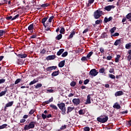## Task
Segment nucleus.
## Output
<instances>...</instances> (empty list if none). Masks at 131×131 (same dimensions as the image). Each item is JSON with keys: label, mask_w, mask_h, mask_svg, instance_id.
<instances>
[{"label": "nucleus", "mask_w": 131, "mask_h": 131, "mask_svg": "<svg viewBox=\"0 0 131 131\" xmlns=\"http://www.w3.org/2000/svg\"><path fill=\"white\" fill-rule=\"evenodd\" d=\"M35 124H36V122L32 121L29 124V125H25L24 129L25 130H28L31 128H34Z\"/></svg>", "instance_id": "obj_1"}, {"label": "nucleus", "mask_w": 131, "mask_h": 131, "mask_svg": "<svg viewBox=\"0 0 131 131\" xmlns=\"http://www.w3.org/2000/svg\"><path fill=\"white\" fill-rule=\"evenodd\" d=\"M108 116L103 115L97 118V121H99V122H101L102 123H105V122H107V121H108Z\"/></svg>", "instance_id": "obj_2"}, {"label": "nucleus", "mask_w": 131, "mask_h": 131, "mask_svg": "<svg viewBox=\"0 0 131 131\" xmlns=\"http://www.w3.org/2000/svg\"><path fill=\"white\" fill-rule=\"evenodd\" d=\"M58 107L61 110L62 114L65 115L66 114V107H65V103H61L57 104Z\"/></svg>", "instance_id": "obj_3"}, {"label": "nucleus", "mask_w": 131, "mask_h": 131, "mask_svg": "<svg viewBox=\"0 0 131 131\" xmlns=\"http://www.w3.org/2000/svg\"><path fill=\"white\" fill-rule=\"evenodd\" d=\"M102 15H103V11L100 10H97L94 12V18L95 19H99Z\"/></svg>", "instance_id": "obj_4"}, {"label": "nucleus", "mask_w": 131, "mask_h": 131, "mask_svg": "<svg viewBox=\"0 0 131 131\" xmlns=\"http://www.w3.org/2000/svg\"><path fill=\"white\" fill-rule=\"evenodd\" d=\"M98 73L99 72L97 71V70L93 69L90 71L89 74L93 77H95V76H97V75H98Z\"/></svg>", "instance_id": "obj_5"}, {"label": "nucleus", "mask_w": 131, "mask_h": 131, "mask_svg": "<svg viewBox=\"0 0 131 131\" xmlns=\"http://www.w3.org/2000/svg\"><path fill=\"white\" fill-rule=\"evenodd\" d=\"M115 8V6L113 5H108L107 6H106L104 9L105 10V11H107V12H110L112 9H114Z\"/></svg>", "instance_id": "obj_6"}, {"label": "nucleus", "mask_w": 131, "mask_h": 131, "mask_svg": "<svg viewBox=\"0 0 131 131\" xmlns=\"http://www.w3.org/2000/svg\"><path fill=\"white\" fill-rule=\"evenodd\" d=\"M72 102L74 105H79L80 104V99L79 98H74Z\"/></svg>", "instance_id": "obj_7"}, {"label": "nucleus", "mask_w": 131, "mask_h": 131, "mask_svg": "<svg viewBox=\"0 0 131 131\" xmlns=\"http://www.w3.org/2000/svg\"><path fill=\"white\" fill-rule=\"evenodd\" d=\"M92 94H89V95H88L87 96V99L86 100V101L85 102V104L86 105H87V104H91V96Z\"/></svg>", "instance_id": "obj_8"}, {"label": "nucleus", "mask_w": 131, "mask_h": 131, "mask_svg": "<svg viewBox=\"0 0 131 131\" xmlns=\"http://www.w3.org/2000/svg\"><path fill=\"white\" fill-rule=\"evenodd\" d=\"M57 69V66L49 67L46 68V71H52L53 70H56Z\"/></svg>", "instance_id": "obj_9"}, {"label": "nucleus", "mask_w": 131, "mask_h": 131, "mask_svg": "<svg viewBox=\"0 0 131 131\" xmlns=\"http://www.w3.org/2000/svg\"><path fill=\"white\" fill-rule=\"evenodd\" d=\"M122 43V40L120 39H117L115 42H114V46H119V45H121Z\"/></svg>", "instance_id": "obj_10"}, {"label": "nucleus", "mask_w": 131, "mask_h": 131, "mask_svg": "<svg viewBox=\"0 0 131 131\" xmlns=\"http://www.w3.org/2000/svg\"><path fill=\"white\" fill-rule=\"evenodd\" d=\"M123 94H124V93L122 91H118L115 93V97H118L119 96H122V95H123Z\"/></svg>", "instance_id": "obj_11"}, {"label": "nucleus", "mask_w": 131, "mask_h": 131, "mask_svg": "<svg viewBox=\"0 0 131 131\" xmlns=\"http://www.w3.org/2000/svg\"><path fill=\"white\" fill-rule=\"evenodd\" d=\"M28 29L29 30V31H30V32H33V29H34L33 24H31L30 26H29Z\"/></svg>", "instance_id": "obj_12"}, {"label": "nucleus", "mask_w": 131, "mask_h": 131, "mask_svg": "<svg viewBox=\"0 0 131 131\" xmlns=\"http://www.w3.org/2000/svg\"><path fill=\"white\" fill-rule=\"evenodd\" d=\"M64 65H65V60H62L59 62L58 67L60 68H62V67H64Z\"/></svg>", "instance_id": "obj_13"}, {"label": "nucleus", "mask_w": 131, "mask_h": 131, "mask_svg": "<svg viewBox=\"0 0 131 131\" xmlns=\"http://www.w3.org/2000/svg\"><path fill=\"white\" fill-rule=\"evenodd\" d=\"M14 101L9 102V103H7L6 106H5V109L6 110L8 107H11V106L13 105Z\"/></svg>", "instance_id": "obj_14"}, {"label": "nucleus", "mask_w": 131, "mask_h": 131, "mask_svg": "<svg viewBox=\"0 0 131 131\" xmlns=\"http://www.w3.org/2000/svg\"><path fill=\"white\" fill-rule=\"evenodd\" d=\"M59 73H60V71H54L52 73L51 75L53 77L57 76V75H59Z\"/></svg>", "instance_id": "obj_15"}, {"label": "nucleus", "mask_w": 131, "mask_h": 131, "mask_svg": "<svg viewBox=\"0 0 131 131\" xmlns=\"http://www.w3.org/2000/svg\"><path fill=\"white\" fill-rule=\"evenodd\" d=\"M113 108H116V109H120L121 106L120 105L118 104V103H115L113 105Z\"/></svg>", "instance_id": "obj_16"}, {"label": "nucleus", "mask_w": 131, "mask_h": 131, "mask_svg": "<svg viewBox=\"0 0 131 131\" xmlns=\"http://www.w3.org/2000/svg\"><path fill=\"white\" fill-rule=\"evenodd\" d=\"M17 57H20L21 58H26L27 57V54H17Z\"/></svg>", "instance_id": "obj_17"}, {"label": "nucleus", "mask_w": 131, "mask_h": 131, "mask_svg": "<svg viewBox=\"0 0 131 131\" xmlns=\"http://www.w3.org/2000/svg\"><path fill=\"white\" fill-rule=\"evenodd\" d=\"M56 58L55 55H50L47 57V60H54Z\"/></svg>", "instance_id": "obj_18"}, {"label": "nucleus", "mask_w": 131, "mask_h": 131, "mask_svg": "<svg viewBox=\"0 0 131 131\" xmlns=\"http://www.w3.org/2000/svg\"><path fill=\"white\" fill-rule=\"evenodd\" d=\"M47 20H48V17H44L42 19V24L43 26H46V22H47Z\"/></svg>", "instance_id": "obj_19"}, {"label": "nucleus", "mask_w": 131, "mask_h": 131, "mask_svg": "<svg viewBox=\"0 0 131 131\" xmlns=\"http://www.w3.org/2000/svg\"><path fill=\"white\" fill-rule=\"evenodd\" d=\"M111 20H112V17H110L108 18L107 17L104 18L105 23H107L109 21H111Z\"/></svg>", "instance_id": "obj_20"}, {"label": "nucleus", "mask_w": 131, "mask_h": 131, "mask_svg": "<svg viewBox=\"0 0 131 131\" xmlns=\"http://www.w3.org/2000/svg\"><path fill=\"white\" fill-rule=\"evenodd\" d=\"M64 52V49H61L57 53V56H60V55Z\"/></svg>", "instance_id": "obj_21"}, {"label": "nucleus", "mask_w": 131, "mask_h": 131, "mask_svg": "<svg viewBox=\"0 0 131 131\" xmlns=\"http://www.w3.org/2000/svg\"><path fill=\"white\" fill-rule=\"evenodd\" d=\"M74 107L69 106L67 109V114H68L70 112H71L72 110H74Z\"/></svg>", "instance_id": "obj_22"}, {"label": "nucleus", "mask_w": 131, "mask_h": 131, "mask_svg": "<svg viewBox=\"0 0 131 131\" xmlns=\"http://www.w3.org/2000/svg\"><path fill=\"white\" fill-rule=\"evenodd\" d=\"M54 100V98L52 97L49 100L45 101V104H50L51 102H53Z\"/></svg>", "instance_id": "obj_23"}, {"label": "nucleus", "mask_w": 131, "mask_h": 131, "mask_svg": "<svg viewBox=\"0 0 131 131\" xmlns=\"http://www.w3.org/2000/svg\"><path fill=\"white\" fill-rule=\"evenodd\" d=\"M121 57L120 55H117V57L115 58L116 63H118L119 62V58Z\"/></svg>", "instance_id": "obj_24"}, {"label": "nucleus", "mask_w": 131, "mask_h": 131, "mask_svg": "<svg viewBox=\"0 0 131 131\" xmlns=\"http://www.w3.org/2000/svg\"><path fill=\"white\" fill-rule=\"evenodd\" d=\"M126 18L128 20V21H131V13L127 14L126 16Z\"/></svg>", "instance_id": "obj_25"}, {"label": "nucleus", "mask_w": 131, "mask_h": 131, "mask_svg": "<svg viewBox=\"0 0 131 131\" xmlns=\"http://www.w3.org/2000/svg\"><path fill=\"white\" fill-rule=\"evenodd\" d=\"M125 49H127V50H129V49H131V43H127L125 45Z\"/></svg>", "instance_id": "obj_26"}, {"label": "nucleus", "mask_w": 131, "mask_h": 131, "mask_svg": "<svg viewBox=\"0 0 131 131\" xmlns=\"http://www.w3.org/2000/svg\"><path fill=\"white\" fill-rule=\"evenodd\" d=\"M38 81L34 79L33 81H31L29 83V85H32V84H34V83H36V82H37Z\"/></svg>", "instance_id": "obj_27"}, {"label": "nucleus", "mask_w": 131, "mask_h": 131, "mask_svg": "<svg viewBox=\"0 0 131 131\" xmlns=\"http://www.w3.org/2000/svg\"><path fill=\"white\" fill-rule=\"evenodd\" d=\"M60 28V33L61 34H64L65 33V28H64V27H61Z\"/></svg>", "instance_id": "obj_28"}, {"label": "nucleus", "mask_w": 131, "mask_h": 131, "mask_svg": "<svg viewBox=\"0 0 131 131\" xmlns=\"http://www.w3.org/2000/svg\"><path fill=\"white\" fill-rule=\"evenodd\" d=\"M7 93V89H6L4 91H2L0 93V97H3V96H5V94Z\"/></svg>", "instance_id": "obj_29"}, {"label": "nucleus", "mask_w": 131, "mask_h": 131, "mask_svg": "<svg viewBox=\"0 0 131 131\" xmlns=\"http://www.w3.org/2000/svg\"><path fill=\"white\" fill-rule=\"evenodd\" d=\"M115 30H116V27H114L110 30V32L111 34L114 33V32H115Z\"/></svg>", "instance_id": "obj_30"}, {"label": "nucleus", "mask_w": 131, "mask_h": 131, "mask_svg": "<svg viewBox=\"0 0 131 131\" xmlns=\"http://www.w3.org/2000/svg\"><path fill=\"white\" fill-rule=\"evenodd\" d=\"M50 107H51V108H52L53 109H55V110H58V107H57V106L54 104H50Z\"/></svg>", "instance_id": "obj_31"}, {"label": "nucleus", "mask_w": 131, "mask_h": 131, "mask_svg": "<svg viewBox=\"0 0 131 131\" xmlns=\"http://www.w3.org/2000/svg\"><path fill=\"white\" fill-rule=\"evenodd\" d=\"M7 126H8V124H3L2 125L0 126V129H3L4 128H6V127H7Z\"/></svg>", "instance_id": "obj_32"}, {"label": "nucleus", "mask_w": 131, "mask_h": 131, "mask_svg": "<svg viewBox=\"0 0 131 131\" xmlns=\"http://www.w3.org/2000/svg\"><path fill=\"white\" fill-rule=\"evenodd\" d=\"M75 35V31H73L70 35H69V38H72V37H73V36Z\"/></svg>", "instance_id": "obj_33"}, {"label": "nucleus", "mask_w": 131, "mask_h": 131, "mask_svg": "<svg viewBox=\"0 0 131 131\" xmlns=\"http://www.w3.org/2000/svg\"><path fill=\"white\" fill-rule=\"evenodd\" d=\"M61 38H62V34H59L58 35H57L56 37V39H57V40H60V39H61Z\"/></svg>", "instance_id": "obj_34"}, {"label": "nucleus", "mask_w": 131, "mask_h": 131, "mask_svg": "<svg viewBox=\"0 0 131 131\" xmlns=\"http://www.w3.org/2000/svg\"><path fill=\"white\" fill-rule=\"evenodd\" d=\"M49 6H50V5H49V4L46 3L45 4H42L40 5L41 8H47V7H49Z\"/></svg>", "instance_id": "obj_35"}, {"label": "nucleus", "mask_w": 131, "mask_h": 131, "mask_svg": "<svg viewBox=\"0 0 131 131\" xmlns=\"http://www.w3.org/2000/svg\"><path fill=\"white\" fill-rule=\"evenodd\" d=\"M6 33V31L4 30H0V36H3Z\"/></svg>", "instance_id": "obj_36"}, {"label": "nucleus", "mask_w": 131, "mask_h": 131, "mask_svg": "<svg viewBox=\"0 0 131 131\" xmlns=\"http://www.w3.org/2000/svg\"><path fill=\"white\" fill-rule=\"evenodd\" d=\"M54 16H52L50 17L48 19L49 23H51L52 21L54 19Z\"/></svg>", "instance_id": "obj_37"}, {"label": "nucleus", "mask_w": 131, "mask_h": 131, "mask_svg": "<svg viewBox=\"0 0 131 131\" xmlns=\"http://www.w3.org/2000/svg\"><path fill=\"white\" fill-rule=\"evenodd\" d=\"M93 54H94L93 52H90L89 53V54L87 55L86 57L87 58H88V59H90V58H91V56H92V55H93Z\"/></svg>", "instance_id": "obj_38"}, {"label": "nucleus", "mask_w": 131, "mask_h": 131, "mask_svg": "<svg viewBox=\"0 0 131 131\" xmlns=\"http://www.w3.org/2000/svg\"><path fill=\"white\" fill-rule=\"evenodd\" d=\"M42 86V84L41 83L37 84L35 86V89H39V88H41Z\"/></svg>", "instance_id": "obj_39"}, {"label": "nucleus", "mask_w": 131, "mask_h": 131, "mask_svg": "<svg viewBox=\"0 0 131 131\" xmlns=\"http://www.w3.org/2000/svg\"><path fill=\"white\" fill-rule=\"evenodd\" d=\"M99 73H104V74H105V69L101 68L99 70Z\"/></svg>", "instance_id": "obj_40"}, {"label": "nucleus", "mask_w": 131, "mask_h": 131, "mask_svg": "<svg viewBox=\"0 0 131 131\" xmlns=\"http://www.w3.org/2000/svg\"><path fill=\"white\" fill-rule=\"evenodd\" d=\"M102 23V20H97L95 21V24L98 25L99 24H101Z\"/></svg>", "instance_id": "obj_41"}, {"label": "nucleus", "mask_w": 131, "mask_h": 131, "mask_svg": "<svg viewBox=\"0 0 131 131\" xmlns=\"http://www.w3.org/2000/svg\"><path fill=\"white\" fill-rule=\"evenodd\" d=\"M110 73H113V74H115V73H114V69L113 68H112L109 70Z\"/></svg>", "instance_id": "obj_42"}, {"label": "nucleus", "mask_w": 131, "mask_h": 131, "mask_svg": "<svg viewBox=\"0 0 131 131\" xmlns=\"http://www.w3.org/2000/svg\"><path fill=\"white\" fill-rule=\"evenodd\" d=\"M108 76L110 78H112V79H115V76L113 74H109Z\"/></svg>", "instance_id": "obj_43"}, {"label": "nucleus", "mask_w": 131, "mask_h": 131, "mask_svg": "<svg viewBox=\"0 0 131 131\" xmlns=\"http://www.w3.org/2000/svg\"><path fill=\"white\" fill-rule=\"evenodd\" d=\"M78 113L79 115H83L84 114V113H83V110H82L79 111Z\"/></svg>", "instance_id": "obj_44"}, {"label": "nucleus", "mask_w": 131, "mask_h": 131, "mask_svg": "<svg viewBox=\"0 0 131 131\" xmlns=\"http://www.w3.org/2000/svg\"><path fill=\"white\" fill-rule=\"evenodd\" d=\"M35 112V111L34 109H32L29 113V114H30V115H32Z\"/></svg>", "instance_id": "obj_45"}, {"label": "nucleus", "mask_w": 131, "mask_h": 131, "mask_svg": "<svg viewBox=\"0 0 131 131\" xmlns=\"http://www.w3.org/2000/svg\"><path fill=\"white\" fill-rule=\"evenodd\" d=\"M70 85L71 86H75V85H76V83L74 81H72L71 82Z\"/></svg>", "instance_id": "obj_46"}, {"label": "nucleus", "mask_w": 131, "mask_h": 131, "mask_svg": "<svg viewBox=\"0 0 131 131\" xmlns=\"http://www.w3.org/2000/svg\"><path fill=\"white\" fill-rule=\"evenodd\" d=\"M44 27L45 28V30L46 31H49V30H50V27L48 26L47 25H45Z\"/></svg>", "instance_id": "obj_47"}, {"label": "nucleus", "mask_w": 131, "mask_h": 131, "mask_svg": "<svg viewBox=\"0 0 131 131\" xmlns=\"http://www.w3.org/2000/svg\"><path fill=\"white\" fill-rule=\"evenodd\" d=\"M21 81V79H17L14 82V84H17V83H19Z\"/></svg>", "instance_id": "obj_48"}, {"label": "nucleus", "mask_w": 131, "mask_h": 131, "mask_svg": "<svg viewBox=\"0 0 131 131\" xmlns=\"http://www.w3.org/2000/svg\"><path fill=\"white\" fill-rule=\"evenodd\" d=\"M81 60V61H88V57H82Z\"/></svg>", "instance_id": "obj_49"}, {"label": "nucleus", "mask_w": 131, "mask_h": 131, "mask_svg": "<svg viewBox=\"0 0 131 131\" xmlns=\"http://www.w3.org/2000/svg\"><path fill=\"white\" fill-rule=\"evenodd\" d=\"M67 55H68V52H64V53L62 54L61 56L64 57H66V56H67Z\"/></svg>", "instance_id": "obj_50"}, {"label": "nucleus", "mask_w": 131, "mask_h": 131, "mask_svg": "<svg viewBox=\"0 0 131 131\" xmlns=\"http://www.w3.org/2000/svg\"><path fill=\"white\" fill-rule=\"evenodd\" d=\"M7 20H11V21H13L14 19H13V17L12 16H8L6 17Z\"/></svg>", "instance_id": "obj_51"}, {"label": "nucleus", "mask_w": 131, "mask_h": 131, "mask_svg": "<svg viewBox=\"0 0 131 131\" xmlns=\"http://www.w3.org/2000/svg\"><path fill=\"white\" fill-rule=\"evenodd\" d=\"M89 82H90V80L87 79L84 81V84H88Z\"/></svg>", "instance_id": "obj_52"}, {"label": "nucleus", "mask_w": 131, "mask_h": 131, "mask_svg": "<svg viewBox=\"0 0 131 131\" xmlns=\"http://www.w3.org/2000/svg\"><path fill=\"white\" fill-rule=\"evenodd\" d=\"M91 130V128H89V127H85L84 128V131H90Z\"/></svg>", "instance_id": "obj_53"}, {"label": "nucleus", "mask_w": 131, "mask_h": 131, "mask_svg": "<svg viewBox=\"0 0 131 131\" xmlns=\"http://www.w3.org/2000/svg\"><path fill=\"white\" fill-rule=\"evenodd\" d=\"M41 117L42 118H43V119H46V118H47V115L45 114H42Z\"/></svg>", "instance_id": "obj_54"}, {"label": "nucleus", "mask_w": 131, "mask_h": 131, "mask_svg": "<svg viewBox=\"0 0 131 131\" xmlns=\"http://www.w3.org/2000/svg\"><path fill=\"white\" fill-rule=\"evenodd\" d=\"M5 81H6V79H0V84L1 83H4L5 82Z\"/></svg>", "instance_id": "obj_55"}, {"label": "nucleus", "mask_w": 131, "mask_h": 131, "mask_svg": "<svg viewBox=\"0 0 131 131\" xmlns=\"http://www.w3.org/2000/svg\"><path fill=\"white\" fill-rule=\"evenodd\" d=\"M112 36H119V33L118 32L115 33Z\"/></svg>", "instance_id": "obj_56"}, {"label": "nucleus", "mask_w": 131, "mask_h": 131, "mask_svg": "<svg viewBox=\"0 0 131 131\" xmlns=\"http://www.w3.org/2000/svg\"><path fill=\"white\" fill-rule=\"evenodd\" d=\"M100 52L101 54H104V48H100Z\"/></svg>", "instance_id": "obj_57"}, {"label": "nucleus", "mask_w": 131, "mask_h": 131, "mask_svg": "<svg viewBox=\"0 0 131 131\" xmlns=\"http://www.w3.org/2000/svg\"><path fill=\"white\" fill-rule=\"evenodd\" d=\"M31 38H36V34H34L31 36L30 39H31Z\"/></svg>", "instance_id": "obj_58"}, {"label": "nucleus", "mask_w": 131, "mask_h": 131, "mask_svg": "<svg viewBox=\"0 0 131 131\" xmlns=\"http://www.w3.org/2000/svg\"><path fill=\"white\" fill-rule=\"evenodd\" d=\"M26 121V120L25 119H21L20 120V123H24Z\"/></svg>", "instance_id": "obj_59"}, {"label": "nucleus", "mask_w": 131, "mask_h": 131, "mask_svg": "<svg viewBox=\"0 0 131 131\" xmlns=\"http://www.w3.org/2000/svg\"><path fill=\"white\" fill-rule=\"evenodd\" d=\"M46 53V50L45 49H42L41 51H40V54H41L42 55H43V54H45Z\"/></svg>", "instance_id": "obj_60"}, {"label": "nucleus", "mask_w": 131, "mask_h": 131, "mask_svg": "<svg viewBox=\"0 0 131 131\" xmlns=\"http://www.w3.org/2000/svg\"><path fill=\"white\" fill-rule=\"evenodd\" d=\"M19 17V14H17L14 17H13L12 20H15V19H17V18Z\"/></svg>", "instance_id": "obj_61"}, {"label": "nucleus", "mask_w": 131, "mask_h": 131, "mask_svg": "<svg viewBox=\"0 0 131 131\" xmlns=\"http://www.w3.org/2000/svg\"><path fill=\"white\" fill-rule=\"evenodd\" d=\"M66 125H64L63 126H62L60 127V129L63 130V129H66Z\"/></svg>", "instance_id": "obj_62"}, {"label": "nucleus", "mask_w": 131, "mask_h": 131, "mask_svg": "<svg viewBox=\"0 0 131 131\" xmlns=\"http://www.w3.org/2000/svg\"><path fill=\"white\" fill-rule=\"evenodd\" d=\"M127 60L128 61H130L131 60V55L130 54H129L127 56Z\"/></svg>", "instance_id": "obj_63"}, {"label": "nucleus", "mask_w": 131, "mask_h": 131, "mask_svg": "<svg viewBox=\"0 0 131 131\" xmlns=\"http://www.w3.org/2000/svg\"><path fill=\"white\" fill-rule=\"evenodd\" d=\"M47 92H48V93H53L54 92V90L49 89V90H47Z\"/></svg>", "instance_id": "obj_64"}]
</instances>
